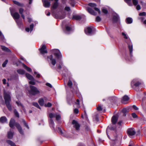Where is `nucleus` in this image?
<instances>
[{
	"label": "nucleus",
	"mask_w": 146,
	"mask_h": 146,
	"mask_svg": "<svg viewBox=\"0 0 146 146\" xmlns=\"http://www.w3.org/2000/svg\"><path fill=\"white\" fill-rule=\"evenodd\" d=\"M4 98L5 100V103L9 111H11L12 108L10 104L11 101V97L9 94L5 91L4 92Z\"/></svg>",
	"instance_id": "obj_1"
},
{
	"label": "nucleus",
	"mask_w": 146,
	"mask_h": 146,
	"mask_svg": "<svg viewBox=\"0 0 146 146\" xmlns=\"http://www.w3.org/2000/svg\"><path fill=\"white\" fill-rule=\"evenodd\" d=\"M30 87L31 90L29 91V93L30 94L34 95L40 93V91L35 86H30Z\"/></svg>",
	"instance_id": "obj_2"
},
{
	"label": "nucleus",
	"mask_w": 146,
	"mask_h": 146,
	"mask_svg": "<svg viewBox=\"0 0 146 146\" xmlns=\"http://www.w3.org/2000/svg\"><path fill=\"white\" fill-rule=\"evenodd\" d=\"M127 133L129 136L131 138H133L136 133V131L134 128H129L127 131Z\"/></svg>",
	"instance_id": "obj_3"
},
{
	"label": "nucleus",
	"mask_w": 146,
	"mask_h": 146,
	"mask_svg": "<svg viewBox=\"0 0 146 146\" xmlns=\"http://www.w3.org/2000/svg\"><path fill=\"white\" fill-rule=\"evenodd\" d=\"M10 10L11 15L15 20L19 18L20 16L18 13H13L14 9H10Z\"/></svg>",
	"instance_id": "obj_4"
},
{
	"label": "nucleus",
	"mask_w": 146,
	"mask_h": 146,
	"mask_svg": "<svg viewBox=\"0 0 146 146\" xmlns=\"http://www.w3.org/2000/svg\"><path fill=\"white\" fill-rule=\"evenodd\" d=\"M54 55L58 60L62 58V55L59 50L57 49H54L53 50Z\"/></svg>",
	"instance_id": "obj_5"
},
{
	"label": "nucleus",
	"mask_w": 146,
	"mask_h": 146,
	"mask_svg": "<svg viewBox=\"0 0 146 146\" xmlns=\"http://www.w3.org/2000/svg\"><path fill=\"white\" fill-rule=\"evenodd\" d=\"M125 42L127 43L128 48L130 52V56H132V52L133 50L132 44L130 41H129V42L126 41Z\"/></svg>",
	"instance_id": "obj_6"
},
{
	"label": "nucleus",
	"mask_w": 146,
	"mask_h": 146,
	"mask_svg": "<svg viewBox=\"0 0 146 146\" xmlns=\"http://www.w3.org/2000/svg\"><path fill=\"white\" fill-rule=\"evenodd\" d=\"M92 27H88L86 29H85L84 31L85 33L88 35H91L92 33Z\"/></svg>",
	"instance_id": "obj_7"
},
{
	"label": "nucleus",
	"mask_w": 146,
	"mask_h": 146,
	"mask_svg": "<svg viewBox=\"0 0 146 146\" xmlns=\"http://www.w3.org/2000/svg\"><path fill=\"white\" fill-rule=\"evenodd\" d=\"M72 123L76 130L78 131L80 129V126L77 121L74 120L72 121Z\"/></svg>",
	"instance_id": "obj_8"
},
{
	"label": "nucleus",
	"mask_w": 146,
	"mask_h": 146,
	"mask_svg": "<svg viewBox=\"0 0 146 146\" xmlns=\"http://www.w3.org/2000/svg\"><path fill=\"white\" fill-rule=\"evenodd\" d=\"M43 6L46 8L49 7L50 5V2L48 0H42Z\"/></svg>",
	"instance_id": "obj_9"
},
{
	"label": "nucleus",
	"mask_w": 146,
	"mask_h": 146,
	"mask_svg": "<svg viewBox=\"0 0 146 146\" xmlns=\"http://www.w3.org/2000/svg\"><path fill=\"white\" fill-rule=\"evenodd\" d=\"M15 126L17 128L19 133L23 135L24 134V132L20 125L19 123H17L15 124Z\"/></svg>",
	"instance_id": "obj_10"
},
{
	"label": "nucleus",
	"mask_w": 146,
	"mask_h": 146,
	"mask_svg": "<svg viewBox=\"0 0 146 146\" xmlns=\"http://www.w3.org/2000/svg\"><path fill=\"white\" fill-rule=\"evenodd\" d=\"M39 50L40 53L42 54L46 53L47 52L46 50V47L45 45H42L41 48L39 49Z\"/></svg>",
	"instance_id": "obj_11"
},
{
	"label": "nucleus",
	"mask_w": 146,
	"mask_h": 146,
	"mask_svg": "<svg viewBox=\"0 0 146 146\" xmlns=\"http://www.w3.org/2000/svg\"><path fill=\"white\" fill-rule=\"evenodd\" d=\"M115 129V127L113 126H108L107 128L106 129V133L108 137L110 138L109 136L108 135V132L110 131L111 130H114Z\"/></svg>",
	"instance_id": "obj_12"
},
{
	"label": "nucleus",
	"mask_w": 146,
	"mask_h": 146,
	"mask_svg": "<svg viewBox=\"0 0 146 146\" xmlns=\"http://www.w3.org/2000/svg\"><path fill=\"white\" fill-rule=\"evenodd\" d=\"M129 100V98L126 95H125L123 97L121 100V102L123 104H126V101Z\"/></svg>",
	"instance_id": "obj_13"
},
{
	"label": "nucleus",
	"mask_w": 146,
	"mask_h": 146,
	"mask_svg": "<svg viewBox=\"0 0 146 146\" xmlns=\"http://www.w3.org/2000/svg\"><path fill=\"white\" fill-rule=\"evenodd\" d=\"M118 117L117 115L113 116L111 118V122L113 124H115L117 122Z\"/></svg>",
	"instance_id": "obj_14"
},
{
	"label": "nucleus",
	"mask_w": 146,
	"mask_h": 146,
	"mask_svg": "<svg viewBox=\"0 0 146 146\" xmlns=\"http://www.w3.org/2000/svg\"><path fill=\"white\" fill-rule=\"evenodd\" d=\"M72 31V28L69 26H66V31H65V33L66 34H69Z\"/></svg>",
	"instance_id": "obj_15"
},
{
	"label": "nucleus",
	"mask_w": 146,
	"mask_h": 146,
	"mask_svg": "<svg viewBox=\"0 0 146 146\" xmlns=\"http://www.w3.org/2000/svg\"><path fill=\"white\" fill-rule=\"evenodd\" d=\"M17 123H15V120L13 119H11L10 121L9 125L10 127L13 128L15 125V124Z\"/></svg>",
	"instance_id": "obj_16"
},
{
	"label": "nucleus",
	"mask_w": 146,
	"mask_h": 146,
	"mask_svg": "<svg viewBox=\"0 0 146 146\" xmlns=\"http://www.w3.org/2000/svg\"><path fill=\"white\" fill-rule=\"evenodd\" d=\"M48 58L51 61V63L54 66L56 63V61L55 59L53 58V56L52 55H51L48 57Z\"/></svg>",
	"instance_id": "obj_17"
},
{
	"label": "nucleus",
	"mask_w": 146,
	"mask_h": 146,
	"mask_svg": "<svg viewBox=\"0 0 146 146\" xmlns=\"http://www.w3.org/2000/svg\"><path fill=\"white\" fill-rule=\"evenodd\" d=\"M87 10L88 12L91 14L93 15H96L94 11L91 8L89 7H87Z\"/></svg>",
	"instance_id": "obj_18"
},
{
	"label": "nucleus",
	"mask_w": 146,
	"mask_h": 146,
	"mask_svg": "<svg viewBox=\"0 0 146 146\" xmlns=\"http://www.w3.org/2000/svg\"><path fill=\"white\" fill-rule=\"evenodd\" d=\"M26 76L27 79L30 80L31 81H34L35 80L33 77L28 73H26Z\"/></svg>",
	"instance_id": "obj_19"
},
{
	"label": "nucleus",
	"mask_w": 146,
	"mask_h": 146,
	"mask_svg": "<svg viewBox=\"0 0 146 146\" xmlns=\"http://www.w3.org/2000/svg\"><path fill=\"white\" fill-rule=\"evenodd\" d=\"M1 49L4 51L7 52H11L10 50L8 48L3 46H1Z\"/></svg>",
	"instance_id": "obj_20"
},
{
	"label": "nucleus",
	"mask_w": 146,
	"mask_h": 146,
	"mask_svg": "<svg viewBox=\"0 0 146 146\" xmlns=\"http://www.w3.org/2000/svg\"><path fill=\"white\" fill-rule=\"evenodd\" d=\"M0 121L1 123H5L7 121V119L5 116L2 117L0 118Z\"/></svg>",
	"instance_id": "obj_21"
},
{
	"label": "nucleus",
	"mask_w": 146,
	"mask_h": 146,
	"mask_svg": "<svg viewBox=\"0 0 146 146\" xmlns=\"http://www.w3.org/2000/svg\"><path fill=\"white\" fill-rule=\"evenodd\" d=\"M24 11V9L22 8H20L19 9V13L21 15V16L23 19H25V17L23 14Z\"/></svg>",
	"instance_id": "obj_22"
},
{
	"label": "nucleus",
	"mask_w": 146,
	"mask_h": 146,
	"mask_svg": "<svg viewBox=\"0 0 146 146\" xmlns=\"http://www.w3.org/2000/svg\"><path fill=\"white\" fill-rule=\"evenodd\" d=\"M119 20V17L117 15H114L113 17V21L114 22H117Z\"/></svg>",
	"instance_id": "obj_23"
},
{
	"label": "nucleus",
	"mask_w": 146,
	"mask_h": 146,
	"mask_svg": "<svg viewBox=\"0 0 146 146\" xmlns=\"http://www.w3.org/2000/svg\"><path fill=\"white\" fill-rule=\"evenodd\" d=\"M135 80H133L131 82V85H134L135 86H138L140 84V83L139 82H137L135 83Z\"/></svg>",
	"instance_id": "obj_24"
},
{
	"label": "nucleus",
	"mask_w": 146,
	"mask_h": 146,
	"mask_svg": "<svg viewBox=\"0 0 146 146\" xmlns=\"http://www.w3.org/2000/svg\"><path fill=\"white\" fill-rule=\"evenodd\" d=\"M47 100L46 98H44V100L43 99H40L38 100V103L41 106H43L44 105V100Z\"/></svg>",
	"instance_id": "obj_25"
},
{
	"label": "nucleus",
	"mask_w": 146,
	"mask_h": 146,
	"mask_svg": "<svg viewBox=\"0 0 146 146\" xmlns=\"http://www.w3.org/2000/svg\"><path fill=\"white\" fill-rule=\"evenodd\" d=\"M58 2H54L52 4V8L53 9H56L58 6Z\"/></svg>",
	"instance_id": "obj_26"
},
{
	"label": "nucleus",
	"mask_w": 146,
	"mask_h": 146,
	"mask_svg": "<svg viewBox=\"0 0 146 146\" xmlns=\"http://www.w3.org/2000/svg\"><path fill=\"white\" fill-rule=\"evenodd\" d=\"M33 27L34 25L33 24L31 25H30V30L29 28H26L25 29L26 31L27 32H29L30 30L31 32L33 30Z\"/></svg>",
	"instance_id": "obj_27"
},
{
	"label": "nucleus",
	"mask_w": 146,
	"mask_h": 146,
	"mask_svg": "<svg viewBox=\"0 0 146 146\" xmlns=\"http://www.w3.org/2000/svg\"><path fill=\"white\" fill-rule=\"evenodd\" d=\"M13 2L15 4L20 7H23V4L20 3L19 2L16 1H13Z\"/></svg>",
	"instance_id": "obj_28"
},
{
	"label": "nucleus",
	"mask_w": 146,
	"mask_h": 146,
	"mask_svg": "<svg viewBox=\"0 0 146 146\" xmlns=\"http://www.w3.org/2000/svg\"><path fill=\"white\" fill-rule=\"evenodd\" d=\"M13 133L11 131H10L8 133V137L9 138L12 139L13 137Z\"/></svg>",
	"instance_id": "obj_29"
},
{
	"label": "nucleus",
	"mask_w": 146,
	"mask_h": 146,
	"mask_svg": "<svg viewBox=\"0 0 146 146\" xmlns=\"http://www.w3.org/2000/svg\"><path fill=\"white\" fill-rule=\"evenodd\" d=\"M126 23L127 24H131L133 22V20L131 18L128 17L126 19Z\"/></svg>",
	"instance_id": "obj_30"
},
{
	"label": "nucleus",
	"mask_w": 146,
	"mask_h": 146,
	"mask_svg": "<svg viewBox=\"0 0 146 146\" xmlns=\"http://www.w3.org/2000/svg\"><path fill=\"white\" fill-rule=\"evenodd\" d=\"M7 142L11 146H16L15 143L10 140H7Z\"/></svg>",
	"instance_id": "obj_31"
},
{
	"label": "nucleus",
	"mask_w": 146,
	"mask_h": 146,
	"mask_svg": "<svg viewBox=\"0 0 146 146\" xmlns=\"http://www.w3.org/2000/svg\"><path fill=\"white\" fill-rule=\"evenodd\" d=\"M56 115V113H50L49 114V117L52 119V118L55 117Z\"/></svg>",
	"instance_id": "obj_32"
},
{
	"label": "nucleus",
	"mask_w": 146,
	"mask_h": 146,
	"mask_svg": "<svg viewBox=\"0 0 146 146\" xmlns=\"http://www.w3.org/2000/svg\"><path fill=\"white\" fill-rule=\"evenodd\" d=\"M49 123L50 127H53L54 123L52 119H50L49 121Z\"/></svg>",
	"instance_id": "obj_33"
},
{
	"label": "nucleus",
	"mask_w": 146,
	"mask_h": 146,
	"mask_svg": "<svg viewBox=\"0 0 146 146\" xmlns=\"http://www.w3.org/2000/svg\"><path fill=\"white\" fill-rule=\"evenodd\" d=\"M17 72L19 74H23L25 73L24 70L22 69H19L17 70Z\"/></svg>",
	"instance_id": "obj_34"
},
{
	"label": "nucleus",
	"mask_w": 146,
	"mask_h": 146,
	"mask_svg": "<svg viewBox=\"0 0 146 146\" xmlns=\"http://www.w3.org/2000/svg\"><path fill=\"white\" fill-rule=\"evenodd\" d=\"M23 66L25 68V69L28 71L29 72L31 71L32 70L31 68H29L28 67H27L24 64H23Z\"/></svg>",
	"instance_id": "obj_35"
},
{
	"label": "nucleus",
	"mask_w": 146,
	"mask_h": 146,
	"mask_svg": "<svg viewBox=\"0 0 146 146\" xmlns=\"http://www.w3.org/2000/svg\"><path fill=\"white\" fill-rule=\"evenodd\" d=\"M72 18L76 20H79L81 19V17L78 15H75L73 16Z\"/></svg>",
	"instance_id": "obj_36"
},
{
	"label": "nucleus",
	"mask_w": 146,
	"mask_h": 146,
	"mask_svg": "<svg viewBox=\"0 0 146 146\" xmlns=\"http://www.w3.org/2000/svg\"><path fill=\"white\" fill-rule=\"evenodd\" d=\"M15 21L19 26H21V25H22V23L21 21L18 20H15Z\"/></svg>",
	"instance_id": "obj_37"
},
{
	"label": "nucleus",
	"mask_w": 146,
	"mask_h": 146,
	"mask_svg": "<svg viewBox=\"0 0 146 146\" xmlns=\"http://www.w3.org/2000/svg\"><path fill=\"white\" fill-rule=\"evenodd\" d=\"M72 83L71 81L69 80L68 83V85L69 87L71 88H72Z\"/></svg>",
	"instance_id": "obj_38"
},
{
	"label": "nucleus",
	"mask_w": 146,
	"mask_h": 146,
	"mask_svg": "<svg viewBox=\"0 0 146 146\" xmlns=\"http://www.w3.org/2000/svg\"><path fill=\"white\" fill-rule=\"evenodd\" d=\"M124 1L130 6H132V4L131 3V0H124Z\"/></svg>",
	"instance_id": "obj_39"
},
{
	"label": "nucleus",
	"mask_w": 146,
	"mask_h": 146,
	"mask_svg": "<svg viewBox=\"0 0 146 146\" xmlns=\"http://www.w3.org/2000/svg\"><path fill=\"white\" fill-rule=\"evenodd\" d=\"M14 112L15 116L17 117H19V115L18 112L16 109H14Z\"/></svg>",
	"instance_id": "obj_40"
},
{
	"label": "nucleus",
	"mask_w": 146,
	"mask_h": 146,
	"mask_svg": "<svg viewBox=\"0 0 146 146\" xmlns=\"http://www.w3.org/2000/svg\"><path fill=\"white\" fill-rule=\"evenodd\" d=\"M133 4L135 5H137L138 3V0H132Z\"/></svg>",
	"instance_id": "obj_41"
},
{
	"label": "nucleus",
	"mask_w": 146,
	"mask_h": 146,
	"mask_svg": "<svg viewBox=\"0 0 146 146\" xmlns=\"http://www.w3.org/2000/svg\"><path fill=\"white\" fill-rule=\"evenodd\" d=\"M22 121L23 124L25 125V126L26 127H27L28 129H29V127L27 123L25 121L24 119H22Z\"/></svg>",
	"instance_id": "obj_42"
},
{
	"label": "nucleus",
	"mask_w": 146,
	"mask_h": 146,
	"mask_svg": "<svg viewBox=\"0 0 146 146\" xmlns=\"http://www.w3.org/2000/svg\"><path fill=\"white\" fill-rule=\"evenodd\" d=\"M33 105L35 106L37 108L40 109V106H39L38 104L36 102H33Z\"/></svg>",
	"instance_id": "obj_43"
},
{
	"label": "nucleus",
	"mask_w": 146,
	"mask_h": 146,
	"mask_svg": "<svg viewBox=\"0 0 146 146\" xmlns=\"http://www.w3.org/2000/svg\"><path fill=\"white\" fill-rule=\"evenodd\" d=\"M122 35L124 36V38L125 39H127L128 38L127 35L124 33H122Z\"/></svg>",
	"instance_id": "obj_44"
},
{
	"label": "nucleus",
	"mask_w": 146,
	"mask_h": 146,
	"mask_svg": "<svg viewBox=\"0 0 146 146\" xmlns=\"http://www.w3.org/2000/svg\"><path fill=\"white\" fill-rule=\"evenodd\" d=\"M16 103L18 106H21L23 108V106L19 102H16Z\"/></svg>",
	"instance_id": "obj_45"
},
{
	"label": "nucleus",
	"mask_w": 146,
	"mask_h": 146,
	"mask_svg": "<svg viewBox=\"0 0 146 146\" xmlns=\"http://www.w3.org/2000/svg\"><path fill=\"white\" fill-rule=\"evenodd\" d=\"M88 5L91 7H95L96 6V4L92 3H89Z\"/></svg>",
	"instance_id": "obj_46"
},
{
	"label": "nucleus",
	"mask_w": 146,
	"mask_h": 146,
	"mask_svg": "<svg viewBox=\"0 0 146 146\" xmlns=\"http://www.w3.org/2000/svg\"><path fill=\"white\" fill-rule=\"evenodd\" d=\"M101 18L99 16H97L96 19V21L97 22H99L101 21Z\"/></svg>",
	"instance_id": "obj_47"
},
{
	"label": "nucleus",
	"mask_w": 146,
	"mask_h": 146,
	"mask_svg": "<svg viewBox=\"0 0 146 146\" xmlns=\"http://www.w3.org/2000/svg\"><path fill=\"white\" fill-rule=\"evenodd\" d=\"M8 61L7 60H6L3 62V63L2 64V66L3 67H5L6 66V64H7V63L8 62Z\"/></svg>",
	"instance_id": "obj_48"
},
{
	"label": "nucleus",
	"mask_w": 146,
	"mask_h": 146,
	"mask_svg": "<svg viewBox=\"0 0 146 146\" xmlns=\"http://www.w3.org/2000/svg\"><path fill=\"white\" fill-rule=\"evenodd\" d=\"M97 110L98 111H100L102 110V106L100 105H99L97 108Z\"/></svg>",
	"instance_id": "obj_49"
},
{
	"label": "nucleus",
	"mask_w": 146,
	"mask_h": 146,
	"mask_svg": "<svg viewBox=\"0 0 146 146\" xmlns=\"http://www.w3.org/2000/svg\"><path fill=\"white\" fill-rule=\"evenodd\" d=\"M122 111V112L124 113V114H125V113L128 112V110L125 108H123V109Z\"/></svg>",
	"instance_id": "obj_50"
},
{
	"label": "nucleus",
	"mask_w": 146,
	"mask_h": 146,
	"mask_svg": "<svg viewBox=\"0 0 146 146\" xmlns=\"http://www.w3.org/2000/svg\"><path fill=\"white\" fill-rule=\"evenodd\" d=\"M52 104L49 102L47 104H45L44 106L46 107H50L52 106Z\"/></svg>",
	"instance_id": "obj_51"
},
{
	"label": "nucleus",
	"mask_w": 146,
	"mask_h": 146,
	"mask_svg": "<svg viewBox=\"0 0 146 146\" xmlns=\"http://www.w3.org/2000/svg\"><path fill=\"white\" fill-rule=\"evenodd\" d=\"M133 117L134 118H136L137 117V116L136 114L135 113H133L132 114Z\"/></svg>",
	"instance_id": "obj_52"
},
{
	"label": "nucleus",
	"mask_w": 146,
	"mask_h": 146,
	"mask_svg": "<svg viewBox=\"0 0 146 146\" xmlns=\"http://www.w3.org/2000/svg\"><path fill=\"white\" fill-rule=\"evenodd\" d=\"M58 132L60 133L62 135L63 134V132L62 131L60 127H58Z\"/></svg>",
	"instance_id": "obj_53"
},
{
	"label": "nucleus",
	"mask_w": 146,
	"mask_h": 146,
	"mask_svg": "<svg viewBox=\"0 0 146 146\" xmlns=\"http://www.w3.org/2000/svg\"><path fill=\"white\" fill-rule=\"evenodd\" d=\"M56 117V119L57 120H58L60 119V116L59 115H57L56 114V115L55 116Z\"/></svg>",
	"instance_id": "obj_54"
},
{
	"label": "nucleus",
	"mask_w": 146,
	"mask_h": 146,
	"mask_svg": "<svg viewBox=\"0 0 146 146\" xmlns=\"http://www.w3.org/2000/svg\"><path fill=\"white\" fill-rule=\"evenodd\" d=\"M60 63L58 64V68L59 69H61L62 68V66H63V63L62 62H60Z\"/></svg>",
	"instance_id": "obj_55"
},
{
	"label": "nucleus",
	"mask_w": 146,
	"mask_h": 146,
	"mask_svg": "<svg viewBox=\"0 0 146 146\" xmlns=\"http://www.w3.org/2000/svg\"><path fill=\"white\" fill-rule=\"evenodd\" d=\"M102 11L103 13H104L105 14H107L108 13V11L107 10L105 9H102Z\"/></svg>",
	"instance_id": "obj_56"
},
{
	"label": "nucleus",
	"mask_w": 146,
	"mask_h": 146,
	"mask_svg": "<svg viewBox=\"0 0 146 146\" xmlns=\"http://www.w3.org/2000/svg\"><path fill=\"white\" fill-rule=\"evenodd\" d=\"M139 15L140 16H145L146 15V13L145 12L141 13L139 14Z\"/></svg>",
	"instance_id": "obj_57"
},
{
	"label": "nucleus",
	"mask_w": 146,
	"mask_h": 146,
	"mask_svg": "<svg viewBox=\"0 0 146 146\" xmlns=\"http://www.w3.org/2000/svg\"><path fill=\"white\" fill-rule=\"evenodd\" d=\"M94 9L96 11H97L98 12V13L99 14H100L101 13L100 11V10L98 8L96 7L94 8Z\"/></svg>",
	"instance_id": "obj_58"
},
{
	"label": "nucleus",
	"mask_w": 146,
	"mask_h": 146,
	"mask_svg": "<svg viewBox=\"0 0 146 146\" xmlns=\"http://www.w3.org/2000/svg\"><path fill=\"white\" fill-rule=\"evenodd\" d=\"M29 84L33 85H35V83L34 82V81H29Z\"/></svg>",
	"instance_id": "obj_59"
},
{
	"label": "nucleus",
	"mask_w": 146,
	"mask_h": 146,
	"mask_svg": "<svg viewBox=\"0 0 146 146\" xmlns=\"http://www.w3.org/2000/svg\"><path fill=\"white\" fill-rule=\"evenodd\" d=\"M34 73L35 74H36V77L37 78H39L40 77V75L39 74L37 73L36 72H35Z\"/></svg>",
	"instance_id": "obj_60"
},
{
	"label": "nucleus",
	"mask_w": 146,
	"mask_h": 146,
	"mask_svg": "<svg viewBox=\"0 0 146 146\" xmlns=\"http://www.w3.org/2000/svg\"><path fill=\"white\" fill-rule=\"evenodd\" d=\"M65 17V15L64 14H63L62 15V16H59L58 17L60 19H64Z\"/></svg>",
	"instance_id": "obj_61"
},
{
	"label": "nucleus",
	"mask_w": 146,
	"mask_h": 146,
	"mask_svg": "<svg viewBox=\"0 0 146 146\" xmlns=\"http://www.w3.org/2000/svg\"><path fill=\"white\" fill-rule=\"evenodd\" d=\"M78 110L77 108H75L74 110V112L75 113H78Z\"/></svg>",
	"instance_id": "obj_62"
},
{
	"label": "nucleus",
	"mask_w": 146,
	"mask_h": 146,
	"mask_svg": "<svg viewBox=\"0 0 146 146\" xmlns=\"http://www.w3.org/2000/svg\"><path fill=\"white\" fill-rule=\"evenodd\" d=\"M65 9L67 11H69L70 10V8L69 7H65Z\"/></svg>",
	"instance_id": "obj_63"
},
{
	"label": "nucleus",
	"mask_w": 146,
	"mask_h": 146,
	"mask_svg": "<svg viewBox=\"0 0 146 146\" xmlns=\"http://www.w3.org/2000/svg\"><path fill=\"white\" fill-rule=\"evenodd\" d=\"M136 8L137 10H139L141 9V7L140 5H137Z\"/></svg>",
	"instance_id": "obj_64"
}]
</instances>
